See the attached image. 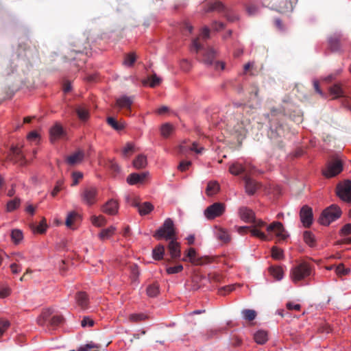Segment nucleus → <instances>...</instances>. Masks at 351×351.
<instances>
[{
    "label": "nucleus",
    "mask_w": 351,
    "mask_h": 351,
    "mask_svg": "<svg viewBox=\"0 0 351 351\" xmlns=\"http://www.w3.org/2000/svg\"><path fill=\"white\" fill-rule=\"evenodd\" d=\"M52 311L51 309L44 310L40 315L37 318V324L39 326H44L47 322H49L51 318Z\"/></svg>",
    "instance_id": "26"
},
{
    "label": "nucleus",
    "mask_w": 351,
    "mask_h": 351,
    "mask_svg": "<svg viewBox=\"0 0 351 351\" xmlns=\"http://www.w3.org/2000/svg\"><path fill=\"white\" fill-rule=\"evenodd\" d=\"M147 319H148V316L143 313H133L129 316V320L132 322H139Z\"/></svg>",
    "instance_id": "42"
},
{
    "label": "nucleus",
    "mask_w": 351,
    "mask_h": 351,
    "mask_svg": "<svg viewBox=\"0 0 351 351\" xmlns=\"http://www.w3.org/2000/svg\"><path fill=\"white\" fill-rule=\"evenodd\" d=\"M229 171L233 175L238 176L242 173H245L246 171V167L241 164L236 162L230 167Z\"/></svg>",
    "instance_id": "34"
},
{
    "label": "nucleus",
    "mask_w": 351,
    "mask_h": 351,
    "mask_svg": "<svg viewBox=\"0 0 351 351\" xmlns=\"http://www.w3.org/2000/svg\"><path fill=\"white\" fill-rule=\"evenodd\" d=\"M335 271L337 275L343 276L348 274L350 271V269L345 268L343 264H339L336 267Z\"/></svg>",
    "instance_id": "61"
},
{
    "label": "nucleus",
    "mask_w": 351,
    "mask_h": 351,
    "mask_svg": "<svg viewBox=\"0 0 351 351\" xmlns=\"http://www.w3.org/2000/svg\"><path fill=\"white\" fill-rule=\"evenodd\" d=\"M243 318L247 321H252L256 317V312L252 309H244L242 311Z\"/></svg>",
    "instance_id": "45"
},
{
    "label": "nucleus",
    "mask_w": 351,
    "mask_h": 351,
    "mask_svg": "<svg viewBox=\"0 0 351 351\" xmlns=\"http://www.w3.org/2000/svg\"><path fill=\"white\" fill-rule=\"evenodd\" d=\"M183 270V266L181 264L177 265L174 267H168L166 271L168 274H175L181 272Z\"/></svg>",
    "instance_id": "55"
},
{
    "label": "nucleus",
    "mask_w": 351,
    "mask_h": 351,
    "mask_svg": "<svg viewBox=\"0 0 351 351\" xmlns=\"http://www.w3.org/2000/svg\"><path fill=\"white\" fill-rule=\"evenodd\" d=\"M196 251L194 248H189L187 253L186 254V257L182 258L183 261H189L195 265L201 264V261L199 258H196Z\"/></svg>",
    "instance_id": "27"
},
{
    "label": "nucleus",
    "mask_w": 351,
    "mask_h": 351,
    "mask_svg": "<svg viewBox=\"0 0 351 351\" xmlns=\"http://www.w3.org/2000/svg\"><path fill=\"white\" fill-rule=\"evenodd\" d=\"M341 215V210L340 208L332 204L323 210L319 218V222L322 225L328 226L331 222L339 219Z\"/></svg>",
    "instance_id": "3"
},
{
    "label": "nucleus",
    "mask_w": 351,
    "mask_h": 351,
    "mask_svg": "<svg viewBox=\"0 0 351 351\" xmlns=\"http://www.w3.org/2000/svg\"><path fill=\"white\" fill-rule=\"evenodd\" d=\"M132 205L138 208V213L141 215H147L154 209V206L148 202L140 204L134 200Z\"/></svg>",
    "instance_id": "22"
},
{
    "label": "nucleus",
    "mask_w": 351,
    "mask_h": 351,
    "mask_svg": "<svg viewBox=\"0 0 351 351\" xmlns=\"http://www.w3.org/2000/svg\"><path fill=\"white\" fill-rule=\"evenodd\" d=\"M99 346L93 343L81 346L77 351H99Z\"/></svg>",
    "instance_id": "51"
},
{
    "label": "nucleus",
    "mask_w": 351,
    "mask_h": 351,
    "mask_svg": "<svg viewBox=\"0 0 351 351\" xmlns=\"http://www.w3.org/2000/svg\"><path fill=\"white\" fill-rule=\"evenodd\" d=\"M300 217L304 226L306 228L309 227L313 222L312 208L306 205L303 206L300 212Z\"/></svg>",
    "instance_id": "14"
},
{
    "label": "nucleus",
    "mask_w": 351,
    "mask_h": 351,
    "mask_svg": "<svg viewBox=\"0 0 351 351\" xmlns=\"http://www.w3.org/2000/svg\"><path fill=\"white\" fill-rule=\"evenodd\" d=\"M64 321V318L61 315H53L51 317L47 325L49 330H54L57 326L60 325Z\"/></svg>",
    "instance_id": "32"
},
{
    "label": "nucleus",
    "mask_w": 351,
    "mask_h": 351,
    "mask_svg": "<svg viewBox=\"0 0 351 351\" xmlns=\"http://www.w3.org/2000/svg\"><path fill=\"white\" fill-rule=\"evenodd\" d=\"M75 112L78 118L83 121H85L89 118V110L86 105L80 104L76 106Z\"/></svg>",
    "instance_id": "23"
},
{
    "label": "nucleus",
    "mask_w": 351,
    "mask_h": 351,
    "mask_svg": "<svg viewBox=\"0 0 351 351\" xmlns=\"http://www.w3.org/2000/svg\"><path fill=\"white\" fill-rule=\"evenodd\" d=\"M254 339L257 343L264 344L268 339L267 333L265 330H260L254 334Z\"/></svg>",
    "instance_id": "33"
},
{
    "label": "nucleus",
    "mask_w": 351,
    "mask_h": 351,
    "mask_svg": "<svg viewBox=\"0 0 351 351\" xmlns=\"http://www.w3.org/2000/svg\"><path fill=\"white\" fill-rule=\"evenodd\" d=\"M133 165L136 169L144 168L147 165V158H146V156L143 155V154L138 155L133 160Z\"/></svg>",
    "instance_id": "36"
},
{
    "label": "nucleus",
    "mask_w": 351,
    "mask_h": 351,
    "mask_svg": "<svg viewBox=\"0 0 351 351\" xmlns=\"http://www.w3.org/2000/svg\"><path fill=\"white\" fill-rule=\"evenodd\" d=\"M97 189L95 186L86 187L82 193V201L86 204L90 206L97 201Z\"/></svg>",
    "instance_id": "12"
},
{
    "label": "nucleus",
    "mask_w": 351,
    "mask_h": 351,
    "mask_svg": "<svg viewBox=\"0 0 351 351\" xmlns=\"http://www.w3.org/2000/svg\"><path fill=\"white\" fill-rule=\"evenodd\" d=\"M343 170V164L340 160L335 159L328 162L323 174L326 178L335 177Z\"/></svg>",
    "instance_id": "10"
},
{
    "label": "nucleus",
    "mask_w": 351,
    "mask_h": 351,
    "mask_svg": "<svg viewBox=\"0 0 351 351\" xmlns=\"http://www.w3.org/2000/svg\"><path fill=\"white\" fill-rule=\"evenodd\" d=\"M250 124V121L247 119L237 117V119H230L228 125L232 130L239 135H245L247 131L246 127Z\"/></svg>",
    "instance_id": "8"
},
{
    "label": "nucleus",
    "mask_w": 351,
    "mask_h": 351,
    "mask_svg": "<svg viewBox=\"0 0 351 351\" xmlns=\"http://www.w3.org/2000/svg\"><path fill=\"white\" fill-rule=\"evenodd\" d=\"M79 217L77 213L75 211L71 212L68 214L65 221V224L68 228H71L74 221Z\"/></svg>",
    "instance_id": "48"
},
{
    "label": "nucleus",
    "mask_w": 351,
    "mask_h": 351,
    "mask_svg": "<svg viewBox=\"0 0 351 351\" xmlns=\"http://www.w3.org/2000/svg\"><path fill=\"white\" fill-rule=\"evenodd\" d=\"M173 126L171 124L165 123L160 128L161 135L165 138H167L173 132Z\"/></svg>",
    "instance_id": "41"
},
{
    "label": "nucleus",
    "mask_w": 351,
    "mask_h": 351,
    "mask_svg": "<svg viewBox=\"0 0 351 351\" xmlns=\"http://www.w3.org/2000/svg\"><path fill=\"white\" fill-rule=\"evenodd\" d=\"M216 51L212 47L204 49L202 61L207 65H213L215 69L223 70L225 64L223 62L215 61Z\"/></svg>",
    "instance_id": "6"
},
{
    "label": "nucleus",
    "mask_w": 351,
    "mask_h": 351,
    "mask_svg": "<svg viewBox=\"0 0 351 351\" xmlns=\"http://www.w3.org/2000/svg\"><path fill=\"white\" fill-rule=\"evenodd\" d=\"M304 240L306 244L313 247L315 243L314 235L308 231H305L303 234Z\"/></svg>",
    "instance_id": "47"
},
{
    "label": "nucleus",
    "mask_w": 351,
    "mask_h": 351,
    "mask_svg": "<svg viewBox=\"0 0 351 351\" xmlns=\"http://www.w3.org/2000/svg\"><path fill=\"white\" fill-rule=\"evenodd\" d=\"M337 195L343 201L351 202V181L346 180L337 186Z\"/></svg>",
    "instance_id": "9"
},
{
    "label": "nucleus",
    "mask_w": 351,
    "mask_h": 351,
    "mask_svg": "<svg viewBox=\"0 0 351 351\" xmlns=\"http://www.w3.org/2000/svg\"><path fill=\"white\" fill-rule=\"evenodd\" d=\"M312 274V267L306 262H302L293 267L290 271V277L292 281L297 284L305 280Z\"/></svg>",
    "instance_id": "1"
},
{
    "label": "nucleus",
    "mask_w": 351,
    "mask_h": 351,
    "mask_svg": "<svg viewBox=\"0 0 351 351\" xmlns=\"http://www.w3.org/2000/svg\"><path fill=\"white\" fill-rule=\"evenodd\" d=\"M170 241L168 245V250L172 259H178L180 257L181 252L179 243L176 241V238L169 239Z\"/></svg>",
    "instance_id": "18"
},
{
    "label": "nucleus",
    "mask_w": 351,
    "mask_h": 351,
    "mask_svg": "<svg viewBox=\"0 0 351 351\" xmlns=\"http://www.w3.org/2000/svg\"><path fill=\"white\" fill-rule=\"evenodd\" d=\"M202 6L205 12H210L213 11L226 12L225 6L219 0H206L203 3ZM226 17L230 21H234L237 19L236 16H231L227 12H226Z\"/></svg>",
    "instance_id": "5"
},
{
    "label": "nucleus",
    "mask_w": 351,
    "mask_h": 351,
    "mask_svg": "<svg viewBox=\"0 0 351 351\" xmlns=\"http://www.w3.org/2000/svg\"><path fill=\"white\" fill-rule=\"evenodd\" d=\"M330 94L333 96V99L344 97V93L340 84H335L329 88Z\"/></svg>",
    "instance_id": "30"
},
{
    "label": "nucleus",
    "mask_w": 351,
    "mask_h": 351,
    "mask_svg": "<svg viewBox=\"0 0 351 351\" xmlns=\"http://www.w3.org/2000/svg\"><path fill=\"white\" fill-rule=\"evenodd\" d=\"M147 172H143L141 173H133L128 176L127 182L130 185H134L138 183H143L148 176Z\"/></svg>",
    "instance_id": "20"
},
{
    "label": "nucleus",
    "mask_w": 351,
    "mask_h": 351,
    "mask_svg": "<svg viewBox=\"0 0 351 351\" xmlns=\"http://www.w3.org/2000/svg\"><path fill=\"white\" fill-rule=\"evenodd\" d=\"M271 256L275 259H281L283 257V251L277 247H273Z\"/></svg>",
    "instance_id": "58"
},
{
    "label": "nucleus",
    "mask_w": 351,
    "mask_h": 351,
    "mask_svg": "<svg viewBox=\"0 0 351 351\" xmlns=\"http://www.w3.org/2000/svg\"><path fill=\"white\" fill-rule=\"evenodd\" d=\"M298 0H272L271 1L273 9L280 12H285L292 10L293 4L296 3Z\"/></svg>",
    "instance_id": "11"
},
{
    "label": "nucleus",
    "mask_w": 351,
    "mask_h": 351,
    "mask_svg": "<svg viewBox=\"0 0 351 351\" xmlns=\"http://www.w3.org/2000/svg\"><path fill=\"white\" fill-rule=\"evenodd\" d=\"M134 97L123 95L117 99L116 106L119 109H126L130 110L131 106L134 102Z\"/></svg>",
    "instance_id": "16"
},
{
    "label": "nucleus",
    "mask_w": 351,
    "mask_h": 351,
    "mask_svg": "<svg viewBox=\"0 0 351 351\" xmlns=\"http://www.w3.org/2000/svg\"><path fill=\"white\" fill-rule=\"evenodd\" d=\"M90 49V45L86 38L83 39H78L73 44V49H71L68 56V60H75V57L73 55L81 54L88 56Z\"/></svg>",
    "instance_id": "4"
},
{
    "label": "nucleus",
    "mask_w": 351,
    "mask_h": 351,
    "mask_svg": "<svg viewBox=\"0 0 351 351\" xmlns=\"http://www.w3.org/2000/svg\"><path fill=\"white\" fill-rule=\"evenodd\" d=\"M239 215L241 220L246 223L256 222L254 211L247 207H241L239 209Z\"/></svg>",
    "instance_id": "15"
},
{
    "label": "nucleus",
    "mask_w": 351,
    "mask_h": 351,
    "mask_svg": "<svg viewBox=\"0 0 351 351\" xmlns=\"http://www.w3.org/2000/svg\"><path fill=\"white\" fill-rule=\"evenodd\" d=\"M107 123L117 131H121L125 128V125L123 123L118 122L113 117H108L107 119Z\"/></svg>",
    "instance_id": "40"
},
{
    "label": "nucleus",
    "mask_w": 351,
    "mask_h": 351,
    "mask_svg": "<svg viewBox=\"0 0 351 351\" xmlns=\"http://www.w3.org/2000/svg\"><path fill=\"white\" fill-rule=\"evenodd\" d=\"M47 228V221L45 218L42 219L40 224L34 228V231L40 234L44 233Z\"/></svg>",
    "instance_id": "53"
},
{
    "label": "nucleus",
    "mask_w": 351,
    "mask_h": 351,
    "mask_svg": "<svg viewBox=\"0 0 351 351\" xmlns=\"http://www.w3.org/2000/svg\"><path fill=\"white\" fill-rule=\"evenodd\" d=\"M199 38L197 37L192 41V49L195 51V53H198L202 49V46L199 43Z\"/></svg>",
    "instance_id": "63"
},
{
    "label": "nucleus",
    "mask_w": 351,
    "mask_h": 351,
    "mask_svg": "<svg viewBox=\"0 0 351 351\" xmlns=\"http://www.w3.org/2000/svg\"><path fill=\"white\" fill-rule=\"evenodd\" d=\"M75 300L77 304L82 308L85 309L88 306V298L85 292L80 291L76 294Z\"/></svg>",
    "instance_id": "25"
},
{
    "label": "nucleus",
    "mask_w": 351,
    "mask_h": 351,
    "mask_svg": "<svg viewBox=\"0 0 351 351\" xmlns=\"http://www.w3.org/2000/svg\"><path fill=\"white\" fill-rule=\"evenodd\" d=\"M226 210V205L221 202H215L208 206L204 210V215L208 220L221 216Z\"/></svg>",
    "instance_id": "7"
},
{
    "label": "nucleus",
    "mask_w": 351,
    "mask_h": 351,
    "mask_svg": "<svg viewBox=\"0 0 351 351\" xmlns=\"http://www.w3.org/2000/svg\"><path fill=\"white\" fill-rule=\"evenodd\" d=\"M136 60L135 53H130L125 56L123 64L128 66H132Z\"/></svg>",
    "instance_id": "50"
},
{
    "label": "nucleus",
    "mask_w": 351,
    "mask_h": 351,
    "mask_svg": "<svg viewBox=\"0 0 351 351\" xmlns=\"http://www.w3.org/2000/svg\"><path fill=\"white\" fill-rule=\"evenodd\" d=\"M148 81L149 82V86L154 88L160 84L161 79L156 74H154L148 77Z\"/></svg>",
    "instance_id": "56"
},
{
    "label": "nucleus",
    "mask_w": 351,
    "mask_h": 351,
    "mask_svg": "<svg viewBox=\"0 0 351 351\" xmlns=\"http://www.w3.org/2000/svg\"><path fill=\"white\" fill-rule=\"evenodd\" d=\"M217 238L224 243H227L230 241V237L228 232L224 229L219 228L216 232Z\"/></svg>",
    "instance_id": "37"
},
{
    "label": "nucleus",
    "mask_w": 351,
    "mask_h": 351,
    "mask_svg": "<svg viewBox=\"0 0 351 351\" xmlns=\"http://www.w3.org/2000/svg\"><path fill=\"white\" fill-rule=\"evenodd\" d=\"M11 237L15 243H18L23 239V233L20 230H13L11 233Z\"/></svg>",
    "instance_id": "52"
},
{
    "label": "nucleus",
    "mask_w": 351,
    "mask_h": 351,
    "mask_svg": "<svg viewBox=\"0 0 351 351\" xmlns=\"http://www.w3.org/2000/svg\"><path fill=\"white\" fill-rule=\"evenodd\" d=\"M10 326V322L5 319H0V337Z\"/></svg>",
    "instance_id": "64"
},
{
    "label": "nucleus",
    "mask_w": 351,
    "mask_h": 351,
    "mask_svg": "<svg viewBox=\"0 0 351 351\" xmlns=\"http://www.w3.org/2000/svg\"><path fill=\"white\" fill-rule=\"evenodd\" d=\"M267 230L268 232H274L279 240L285 241L288 237L282 223L279 221H274L269 224Z\"/></svg>",
    "instance_id": "13"
},
{
    "label": "nucleus",
    "mask_w": 351,
    "mask_h": 351,
    "mask_svg": "<svg viewBox=\"0 0 351 351\" xmlns=\"http://www.w3.org/2000/svg\"><path fill=\"white\" fill-rule=\"evenodd\" d=\"M165 254V247L162 245H157L152 252L153 258L154 260L159 261L163 258Z\"/></svg>",
    "instance_id": "38"
},
{
    "label": "nucleus",
    "mask_w": 351,
    "mask_h": 351,
    "mask_svg": "<svg viewBox=\"0 0 351 351\" xmlns=\"http://www.w3.org/2000/svg\"><path fill=\"white\" fill-rule=\"evenodd\" d=\"M21 204V199L19 198H14L9 201L7 204V210L8 212H12L16 209Z\"/></svg>",
    "instance_id": "46"
},
{
    "label": "nucleus",
    "mask_w": 351,
    "mask_h": 351,
    "mask_svg": "<svg viewBox=\"0 0 351 351\" xmlns=\"http://www.w3.org/2000/svg\"><path fill=\"white\" fill-rule=\"evenodd\" d=\"M51 141H55L62 136L63 130L60 125H56L50 130Z\"/></svg>",
    "instance_id": "39"
},
{
    "label": "nucleus",
    "mask_w": 351,
    "mask_h": 351,
    "mask_svg": "<svg viewBox=\"0 0 351 351\" xmlns=\"http://www.w3.org/2000/svg\"><path fill=\"white\" fill-rule=\"evenodd\" d=\"M154 237L158 240L176 239V232L173 220L170 218L165 219L162 226L155 232Z\"/></svg>",
    "instance_id": "2"
},
{
    "label": "nucleus",
    "mask_w": 351,
    "mask_h": 351,
    "mask_svg": "<svg viewBox=\"0 0 351 351\" xmlns=\"http://www.w3.org/2000/svg\"><path fill=\"white\" fill-rule=\"evenodd\" d=\"M245 190L247 194L253 195L259 188V184L247 176L244 178Z\"/></svg>",
    "instance_id": "21"
},
{
    "label": "nucleus",
    "mask_w": 351,
    "mask_h": 351,
    "mask_svg": "<svg viewBox=\"0 0 351 351\" xmlns=\"http://www.w3.org/2000/svg\"><path fill=\"white\" fill-rule=\"evenodd\" d=\"M10 160L19 165H23L26 163V160L20 148L14 147L11 149Z\"/></svg>",
    "instance_id": "17"
},
{
    "label": "nucleus",
    "mask_w": 351,
    "mask_h": 351,
    "mask_svg": "<svg viewBox=\"0 0 351 351\" xmlns=\"http://www.w3.org/2000/svg\"><path fill=\"white\" fill-rule=\"evenodd\" d=\"M94 324H95V322H94L93 319L88 316L84 317L81 321V326L83 328L92 327L94 326Z\"/></svg>",
    "instance_id": "60"
},
{
    "label": "nucleus",
    "mask_w": 351,
    "mask_h": 351,
    "mask_svg": "<svg viewBox=\"0 0 351 351\" xmlns=\"http://www.w3.org/2000/svg\"><path fill=\"white\" fill-rule=\"evenodd\" d=\"M220 189L219 184L217 181H210L206 189V193L208 196L217 194Z\"/></svg>",
    "instance_id": "28"
},
{
    "label": "nucleus",
    "mask_w": 351,
    "mask_h": 351,
    "mask_svg": "<svg viewBox=\"0 0 351 351\" xmlns=\"http://www.w3.org/2000/svg\"><path fill=\"white\" fill-rule=\"evenodd\" d=\"M159 293V288L157 285H151L147 288V293L150 297H155Z\"/></svg>",
    "instance_id": "54"
},
{
    "label": "nucleus",
    "mask_w": 351,
    "mask_h": 351,
    "mask_svg": "<svg viewBox=\"0 0 351 351\" xmlns=\"http://www.w3.org/2000/svg\"><path fill=\"white\" fill-rule=\"evenodd\" d=\"M83 177L82 173L80 171H75L72 173V178H73V183L71 184V186H75L78 184L80 180H81Z\"/></svg>",
    "instance_id": "62"
},
{
    "label": "nucleus",
    "mask_w": 351,
    "mask_h": 351,
    "mask_svg": "<svg viewBox=\"0 0 351 351\" xmlns=\"http://www.w3.org/2000/svg\"><path fill=\"white\" fill-rule=\"evenodd\" d=\"M116 228L114 226H111L107 228L101 230L98 237L102 241L108 239L114 234Z\"/></svg>",
    "instance_id": "31"
},
{
    "label": "nucleus",
    "mask_w": 351,
    "mask_h": 351,
    "mask_svg": "<svg viewBox=\"0 0 351 351\" xmlns=\"http://www.w3.org/2000/svg\"><path fill=\"white\" fill-rule=\"evenodd\" d=\"M269 272L270 274L277 280H280L281 279H282L284 276L283 270L280 267H270Z\"/></svg>",
    "instance_id": "35"
},
{
    "label": "nucleus",
    "mask_w": 351,
    "mask_h": 351,
    "mask_svg": "<svg viewBox=\"0 0 351 351\" xmlns=\"http://www.w3.org/2000/svg\"><path fill=\"white\" fill-rule=\"evenodd\" d=\"M91 221L94 226L97 227L104 226L107 223L106 219L102 215L92 217Z\"/></svg>",
    "instance_id": "44"
},
{
    "label": "nucleus",
    "mask_w": 351,
    "mask_h": 351,
    "mask_svg": "<svg viewBox=\"0 0 351 351\" xmlns=\"http://www.w3.org/2000/svg\"><path fill=\"white\" fill-rule=\"evenodd\" d=\"M135 151L134 144L128 143L122 150V154L124 157H129Z\"/></svg>",
    "instance_id": "49"
},
{
    "label": "nucleus",
    "mask_w": 351,
    "mask_h": 351,
    "mask_svg": "<svg viewBox=\"0 0 351 351\" xmlns=\"http://www.w3.org/2000/svg\"><path fill=\"white\" fill-rule=\"evenodd\" d=\"M119 204L117 200L113 199L108 201L102 208L104 213L108 215H114L118 213Z\"/></svg>",
    "instance_id": "19"
},
{
    "label": "nucleus",
    "mask_w": 351,
    "mask_h": 351,
    "mask_svg": "<svg viewBox=\"0 0 351 351\" xmlns=\"http://www.w3.org/2000/svg\"><path fill=\"white\" fill-rule=\"evenodd\" d=\"M250 231L252 236L258 237V238L261 239V240H264V241L267 240L266 235L263 232H262L259 230H258L257 228L254 227V228L250 230Z\"/></svg>",
    "instance_id": "59"
},
{
    "label": "nucleus",
    "mask_w": 351,
    "mask_h": 351,
    "mask_svg": "<svg viewBox=\"0 0 351 351\" xmlns=\"http://www.w3.org/2000/svg\"><path fill=\"white\" fill-rule=\"evenodd\" d=\"M64 182L62 180H59L56 182V186L51 193V196L56 197L58 193L62 190Z\"/></svg>",
    "instance_id": "57"
},
{
    "label": "nucleus",
    "mask_w": 351,
    "mask_h": 351,
    "mask_svg": "<svg viewBox=\"0 0 351 351\" xmlns=\"http://www.w3.org/2000/svg\"><path fill=\"white\" fill-rule=\"evenodd\" d=\"M19 47V50L23 49L25 51L24 56L28 60L33 59L34 56H38V50L35 47L32 49L30 47H28L27 49L26 44H20Z\"/></svg>",
    "instance_id": "29"
},
{
    "label": "nucleus",
    "mask_w": 351,
    "mask_h": 351,
    "mask_svg": "<svg viewBox=\"0 0 351 351\" xmlns=\"http://www.w3.org/2000/svg\"><path fill=\"white\" fill-rule=\"evenodd\" d=\"M329 45L331 49L334 51H338L339 49V36H331L328 40Z\"/></svg>",
    "instance_id": "43"
},
{
    "label": "nucleus",
    "mask_w": 351,
    "mask_h": 351,
    "mask_svg": "<svg viewBox=\"0 0 351 351\" xmlns=\"http://www.w3.org/2000/svg\"><path fill=\"white\" fill-rule=\"evenodd\" d=\"M84 157V152L79 150L66 158V162L70 165H75L81 162Z\"/></svg>",
    "instance_id": "24"
}]
</instances>
